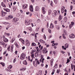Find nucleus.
<instances>
[{"instance_id":"1","label":"nucleus","mask_w":75,"mask_h":75,"mask_svg":"<svg viewBox=\"0 0 75 75\" xmlns=\"http://www.w3.org/2000/svg\"><path fill=\"white\" fill-rule=\"evenodd\" d=\"M18 20V18H13L12 21L14 24L16 25L18 24V23H17V22Z\"/></svg>"},{"instance_id":"2","label":"nucleus","mask_w":75,"mask_h":75,"mask_svg":"<svg viewBox=\"0 0 75 75\" xmlns=\"http://www.w3.org/2000/svg\"><path fill=\"white\" fill-rule=\"evenodd\" d=\"M25 54L24 53H23L22 54L20 57V58L21 59H23L25 58Z\"/></svg>"},{"instance_id":"3","label":"nucleus","mask_w":75,"mask_h":75,"mask_svg":"<svg viewBox=\"0 0 75 75\" xmlns=\"http://www.w3.org/2000/svg\"><path fill=\"white\" fill-rule=\"evenodd\" d=\"M2 13V17H4V16H6V14H7V12H4L3 11H1Z\"/></svg>"},{"instance_id":"4","label":"nucleus","mask_w":75,"mask_h":75,"mask_svg":"<svg viewBox=\"0 0 75 75\" xmlns=\"http://www.w3.org/2000/svg\"><path fill=\"white\" fill-rule=\"evenodd\" d=\"M69 37L70 38H75V35L73 34H71L70 35H69Z\"/></svg>"},{"instance_id":"5","label":"nucleus","mask_w":75,"mask_h":75,"mask_svg":"<svg viewBox=\"0 0 75 75\" xmlns=\"http://www.w3.org/2000/svg\"><path fill=\"white\" fill-rule=\"evenodd\" d=\"M26 46H29L30 45V42H29V41L28 40H26Z\"/></svg>"},{"instance_id":"6","label":"nucleus","mask_w":75,"mask_h":75,"mask_svg":"<svg viewBox=\"0 0 75 75\" xmlns=\"http://www.w3.org/2000/svg\"><path fill=\"white\" fill-rule=\"evenodd\" d=\"M33 64L35 66V67H37V62L34 61L33 62Z\"/></svg>"},{"instance_id":"7","label":"nucleus","mask_w":75,"mask_h":75,"mask_svg":"<svg viewBox=\"0 0 75 75\" xmlns=\"http://www.w3.org/2000/svg\"><path fill=\"white\" fill-rule=\"evenodd\" d=\"M25 24L26 25H30V23L29 22H27V20L25 21Z\"/></svg>"},{"instance_id":"8","label":"nucleus","mask_w":75,"mask_h":75,"mask_svg":"<svg viewBox=\"0 0 75 75\" xmlns=\"http://www.w3.org/2000/svg\"><path fill=\"white\" fill-rule=\"evenodd\" d=\"M30 9L31 11H32V12H33V7L32 6L30 5Z\"/></svg>"},{"instance_id":"9","label":"nucleus","mask_w":75,"mask_h":75,"mask_svg":"<svg viewBox=\"0 0 75 75\" xmlns=\"http://www.w3.org/2000/svg\"><path fill=\"white\" fill-rule=\"evenodd\" d=\"M63 18V17L61 16V15H60L58 18V20L59 21H61V20Z\"/></svg>"},{"instance_id":"10","label":"nucleus","mask_w":75,"mask_h":75,"mask_svg":"<svg viewBox=\"0 0 75 75\" xmlns=\"http://www.w3.org/2000/svg\"><path fill=\"white\" fill-rule=\"evenodd\" d=\"M27 60H28V61H30L31 62L33 61V59H31V60L30 59V56H28V57Z\"/></svg>"},{"instance_id":"11","label":"nucleus","mask_w":75,"mask_h":75,"mask_svg":"<svg viewBox=\"0 0 75 75\" xmlns=\"http://www.w3.org/2000/svg\"><path fill=\"white\" fill-rule=\"evenodd\" d=\"M27 6H28L27 4H23V9H25V8H26Z\"/></svg>"},{"instance_id":"12","label":"nucleus","mask_w":75,"mask_h":75,"mask_svg":"<svg viewBox=\"0 0 75 75\" xmlns=\"http://www.w3.org/2000/svg\"><path fill=\"white\" fill-rule=\"evenodd\" d=\"M45 9V8L44 7H42V13L43 14H44L45 13V11L44 10V9Z\"/></svg>"},{"instance_id":"13","label":"nucleus","mask_w":75,"mask_h":75,"mask_svg":"<svg viewBox=\"0 0 75 75\" xmlns=\"http://www.w3.org/2000/svg\"><path fill=\"white\" fill-rule=\"evenodd\" d=\"M3 40H4V41L5 42H7L8 41V39H7L6 38H3Z\"/></svg>"},{"instance_id":"14","label":"nucleus","mask_w":75,"mask_h":75,"mask_svg":"<svg viewBox=\"0 0 75 75\" xmlns=\"http://www.w3.org/2000/svg\"><path fill=\"white\" fill-rule=\"evenodd\" d=\"M39 9H40V8H39V7H38V6H36L35 9V11H39Z\"/></svg>"},{"instance_id":"15","label":"nucleus","mask_w":75,"mask_h":75,"mask_svg":"<svg viewBox=\"0 0 75 75\" xmlns=\"http://www.w3.org/2000/svg\"><path fill=\"white\" fill-rule=\"evenodd\" d=\"M35 57H38V52H35Z\"/></svg>"},{"instance_id":"16","label":"nucleus","mask_w":75,"mask_h":75,"mask_svg":"<svg viewBox=\"0 0 75 75\" xmlns=\"http://www.w3.org/2000/svg\"><path fill=\"white\" fill-rule=\"evenodd\" d=\"M23 64L24 65H27V61H26V60H25V61L23 62Z\"/></svg>"},{"instance_id":"17","label":"nucleus","mask_w":75,"mask_h":75,"mask_svg":"<svg viewBox=\"0 0 75 75\" xmlns=\"http://www.w3.org/2000/svg\"><path fill=\"white\" fill-rule=\"evenodd\" d=\"M1 5L2 6H3L4 7H6V6H5V5L4 4V6H3V2H2L1 4Z\"/></svg>"},{"instance_id":"18","label":"nucleus","mask_w":75,"mask_h":75,"mask_svg":"<svg viewBox=\"0 0 75 75\" xmlns=\"http://www.w3.org/2000/svg\"><path fill=\"white\" fill-rule=\"evenodd\" d=\"M64 21H65L66 23V21H67V17H65L64 19Z\"/></svg>"},{"instance_id":"19","label":"nucleus","mask_w":75,"mask_h":75,"mask_svg":"<svg viewBox=\"0 0 75 75\" xmlns=\"http://www.w3.org/2000/svg\"><path fill=\"white\" fill-rule=\"evenodd\" d=\"M64 35H65H65H67V32L66 31V30H64Z\"/></svg>"},{"instance_id":"20","label":"nucleus","mask_w":75,"mask_h":75,"mask_svg":"<svg viewBox=\"0 0 75 75\" xmlns=\"http://www.w3.org/2000/svg\"><path fill=\"white\" fill-rule=\"evenodd\" d=\"M50 28H54V25H53V24H52L51 23L50 26Z\"/></svg>"},{"instance_id":"21","label":"nucleus","mask_w":75,"mask_h":75,"mask_svg":"<svg viewBox=\"0 0 75 75\" xmlns=\"http://www.w3.org/2000/svg\"><path fill=\"white\" fill-rule=\"evenodd\" d=\"M69 45L68 44H66L65 45V47L66 48H67L68 47Z\"/></svg>"},{"instance_id":"22","label":"nucleus","mask_w":75,"mask_h":75,"mask_svg":"<svg viewBox=\"0 0 75 75\" xmlns=\"http://www.w3.org/2000/svg\"><path fill=\"white\" fill-rule=\"evenodd\" d=\"M0 64L1 65H2L3 67H4L5 65V64H4V63H3L2 62H1Z\"/></svg>"},{"instance_id":"23","label":"nucleus","mask_w":75,"mask_h":75,"mask_svg":"<svg viewBox=\"0 0 75 75\" xmlns=\"http://www.w3.org/2000/svg\"><path fill=\"white\" fill-rule=\"evenodd\" d=\"M14 44H15L16 46L17 47V48H19V46L18 45V44L17 43H15Z\"/></svg>"},{"instance_id":"24","label":"nucleus","mask_w":75,"mask_h":75,"mask_svg":"<svg viewBox=\"0 0 75 75\" xmlns=\"http://www.w3.org/2000/svg\"><path fill=\"white\" fill-rule=\"evenodd\" d=\"M51 10H49L48 11V15H50V14H51Z\"/></svg>"},{"instance_id":"25","label":"nucleus","mask_w":75,"mask_h":75,"mask_svg":"<svg viewBox=\"0 0 75 75\" xmlns=\"http://www.w3.org/2000/svg\"><path fill=\"white\" fill-rule=\"evenodd\" d=\"M8 17H9V18H10V19L12 18H13V16L11 15H9Z\"/></svg>"},{"instance_id":"26","label":"nucleus","mask_w":75,"mask_h":75,"mask_svg":"<svg viewBox=\"0 0 75 75\" xmlns=\"http://www.w3.org/2000/svg\"><path fill=\"white\" fill-rule=\"evenodd\" d=\"M52 15L53 17H55L56 16V14L53 13L52 14Z\"/></svg>"},{"instance_id":"27","label":"nucleus","mask_w":75,"mask_h":75,"mask_svg":"<svg viewBox=\"0 0 75 75\" xmlns=\"http://www.w3.org/2000/svg\"><path fill=\"white\" fill-rule=\"evenodd\" d=\"M40 41L42 43H44L45 42L44 41L42 40V39H40Z\"/></svg>"},{"instance_id":"28","label":"nucleus","mask_w":75,"mask_h":75,"mask_svg":"<svg viewBox=\"0 0 75 75\" xmlns=\"http://www.w3.org/2000/svg\"><path fill=\"white\" fill-rule=\"evenodd\" d=\"M31 57L32 59L34 58V54L33 53L31 55Z\"/></svg>"},{"instance_id":"29","label":"nucleus","mask_w":75,"mask_h":75,"mask_svg":"<svg viewBox=\"0 0 75 75\" xmlns=\"http://www.w3.org/2000/svg\"><path fill=\"white\" fill-rule=\"evenodd\" d=\"M37 34H38V33H36L35 35V39H37Z\"/></svg>"},{"instance_id":"30","label":"nucleus","mask_w":75,"mask_h":75,"mask_svg":"<svg viewBox=\"0 0 75 75\" xmlns=\"http://www.w3.org/2000/svg\"><path fill=\"white\" fill-rule=\"evenodd\" d=\"M47 50V48L45 47L44 48L43 50H42L43 51H44V52L45 51V50Z\"/></svg>"},{"instance_id":"31","label":"nucleus","mask_w":75,"mask_h":75,"mask_svg":"<svg viewBox=\"0 0 75 75\" xmlns=\"http://www.w3.org/2000/svg\"><path fill=\"white\" fill-rule=\"evenodd\" d=\"M72 26H73V25H72L70 24L69 25V27L70 28H69L70 29H71V28H72Z\"/></svg>"},{"instance_id":"32","label":"nucleus","mask_w":75,"mask_h":75,"mask_svg":"<svg viewBox=\"0 0 75 75\" xmlns=\"http://www.w3.org/2000/svg\"><path fill=\"white\" fill-rule=\"evenodd\" d=\"M5 34L6 35H8V36H9V35H10V33H5Z\"/></svg>"},{"instance_id":"33","label":"nucleus","mask_w":75,"mask_h":75,"mask_svg":"<svg viewBox=\"0 0 75 75\" xmlns=\"http://www.w3.org/2000/svg\"><path fill=\"white\" fill-rule=\"evenodd\" d=\"M53 13H54L56 14L57 13V11L56 10H54L53 11Z\"/></svg>"},{"instance_id":"34","label":"nucleus","mask_w":75,"mask_h":75,"mask_svg":"<svg viewBox=\"0 0 75 75\" xmlns=\"http://www.w3.org/2000/svg\"><path fill=\"white\" fill-rule=\"evenodd\" d=\"M69 62H70V60H69V59H67V62L66 63V64H68V63H69Z\"/></svg>"},{"instance_id":"35","label":"nucleus","mask_w":75,"mask_h":75,"mask_svg":"<svg viewBox=\"0 0 75 75\" xmlns=\"http://www.w3.org/2000/svg\"><path fill=\"white\" fill-rule=\"evenodd\" d=\"M51 3H50V5L51 6H53V5H52V4H53V2H52V1H51Z\"/></svg>"},{"instance_id":"36","label":"nucleus","mask_w":75,"mask_h":75,"mask_svg":"<svg viewBox=\"0 0 75 75\" xmlns=\"http://www.w3.org/2000/svg\"><path fill=\"white\" fill-rule=\"evenodd\" d=\"M58 0H54V3L56 4H57V3H58Z\"/></svg>"},{"instance_id":"37","label":"nucleus","mask_w":75,"mask_h":75,"mask_svg":"<svg viewBox=\"0 0 75 75\" xmlns=\"http://www.w3.org/2000/svg\"><path fill=\"white\" fill-rule=\"evenodd\" d=\"M62 36L63 37V38H64V39H65V38H66V37H65V35H64V34H63Z\"/></svg>"},{"instance_id":"38","label":"nucleus","mask_w":75,"mask_h":75,"mask_svg":"<svg viewBox=\"0 0 75 75\" xmlns=\"http://www.w3.org/2000/svg\"><path fill=\"white\" fill-rule=\"evenodd\" d=\"M32 46H35V45H36V44H35V43H32Z\"/></svg>"},{"instance_id":"39","label":"nucleus","mask_w":75,"mask_h":75,"mask_svg":"<svg viewBox=\"0 0 75 75\" xmlns=\"http://www.w3.org/2000/svg\"><path fill=\"white\" fill-rule=\"evenodd\" d=\"M4 43V42H3L1 41V42H0V44H1V45H3Z\"/></svg>"},{"instance_id":"40","label":"nucleus","mask_w":75,"mask_h":75,"mask_svg":"<svg viewBox=\"0 0 75 75\" xmlns=\"http://www.w3.org/2000/svg\"><path fill=\"white\" fill-rule=\"evenodd\" d=\"M8 26H9L10 27L11 26V23H8Z\"/></svg>"},{"instance_id":"41","label":"nucleus","mask_w":75,"mask_h":75,"mask_svg":"<svg viewBox=\"0 0 75 75\" xmlns=\"http://www.w3.org/2000/svg\"><path fill=\"white\" fill-rule=\"evenodd\" d=\"M61 12L62 13H64V10L61 9Z\"/></svg>"},{"instance_id":"42","label":"nucleus","mask_w":75,"mask_h":75,"mask_svg":"<svg viewBox=\"0 0 75 75\" xmlns=\"http://www.w3.org/2000/svg\"><path fill=\"white\" fill-rule=\"evenodd\" d=\"M70 8H71L70 10H72V8H73V6L71 5L70 6Z\"/></svg>"},{"instance_id":"43","label":"nucleus","mask_w":75,"mask_h":75,"mask_svg":"<svg viewBox=\"0 0 75 75\" xmlns=\"http://www.w3.org/2000/svg\"><path fill=\"white\" fill-rule=\"evenodd\" d=\"M36 62L37 63V64H38V65L40 64V62H39V61L38 60H37Z\"/></svg>"},{"instance_id":"44","label":"nucleus","mask_w":75,"mask_h":75,"mask_svg":"<svg viewBox=\"0 0 75 75\" xmlns=\"http://www.w3.org/2000/svg\"><path fill=\"white\" fill-rule=\"evenodd\" d=\"M10 9H7V11H6L7 12H10Z\"/></svg>"},{"instance_id":"45","label":"nucleus","mask_w":75,"mask_h":75,"mask_svg":"<svg viewBox=\"0 0 75 75\" xmlns=\"http://www.w3.org/2000/svg\"><path fill=\"white\" fill-rule=\"evenodd\" d=\"M48 0V3H51V1H50V0Z\"/></svg>"},{"instance_id":"46","label":"nucleus","mask_w":75,"mask_h":75,"mask_svg":"<svg viewBox=\"0 0 75 75\" xmlns=\"http://www.w3.org/2000/svg\"><path fill=\"white\" fill-rule=\"evenodd\" d=\"M44 57V55H41V59H42Z\"/></svg>"},{"instance_id":"47","label":"nucleus","mask_w":75,"mask_h":75,"mask_svg":"<svg viewBox=\"0 0 75 75\" xmlns=\"http://www.w3.org/2000/svg\"><path fill=\"white\" fill-rule=\"evenodd\" d=\"M33 53H34V50H32L31 51V52H30V54H33Z\"/></svg>"},{"instance_id":"48","label":"nucleus","mask_w":75,"mask_h":75,"mask_svg":"<svg viewBox=\"0 0 75 75\" xmlns=\"http://www.w3.org/2000/svg\"><path fill=\"white\" fill-rule=\"evenodd\" d=\"M6 20H10V18H9V17H6Z\"/></svg>"},{"instance_id":"49","label":"nucleus","mask_w":75,"mask_h":75,"mask_svg":"<svg viewBox=\"0 0 75 75\" xmlns=\"http://www.w3.org/2000/svg\"><path fill=\"white\" fill-rule=\"evenodd\" d=\"M44 58H43L42 61V63H44Z\"/></svg>"},{"instance_id":"50","label":"nucleus","mask_w":75,"mask_h":75,"mask_svg":"<svg viewBox=\"0 0 75 75\" xmlns=\"http://www.w3.org/2000/svg\"><path fill=\"white\" fill-rule=\"evenodd\" d=\"M38 30H39V28H36V31H38Z\"/></svg>"},{"instance_id":"51","label":"nucleus","mask_w":75,"mask_h":75,"mask_svg":"<svg viewBox=\"0 0 75 75\" xmlns=\"http://www.w3.org/2000/svg\"><path fill=\"white\" fill-rule=\"evenodd\" d=\"M7 70L9 72H11V70H10L9 69H8Z\"/></svg>"},{"instance_id":"52","label":"nucleus","mask_w":75,"mask_h":75,"mask_svg":"<svg viewBox=\"0 0 75 75\" xmlns=\"http://www.w3.org/2000/svg\"><path fill=\"white\" fill-rule=\"evenodd\" d=\"M54 23L55 24H57V21H55L54 22Z\"/></svg>"},{"instance_id":"53","label":"nucleus","mask_w":75,"mask_h":75,"mask_svg":"<svg viewBox=\"0 0 75 75\" xmlns=\"http://www.w3.org/2000/svg\"><path fill=\"white\" fill-rule=\"evenodd\" d=\"M25 69L23 68L21 69V71H25Z\"/></svg>"},{"instance_id":"54","label":"nucleus","mask_w":75,"mask_h":75,"mask_svg":"<svg viewBox=\"0 0 75 75\" xmlns=\"http://www.w3.org/2000/svg\"><path fill=\"white\" fill-rule=\"evenodd\" d=\"M48 32L50 33H51V30L50 29H49L48 30Z\"/></svg>"},{"instance_id":"55","label":"nucleus","mask_w":75,"mask_h":75,"mask_svg":"<svg viewBox=\"0 0 75 75\" xmlns=\"http://www.w3.org/2000/svg\"><path fill=\"white\" fill-rule=\"evenodd\" d=\"M72 1H73L74 4H75V0H72Z\"/></svg>"},{"instance_id":"56","label":"nucleus","mask_w":75,"mask_h":75,"mask_svg":"<svg viewBox=\"0 0 75 75\" xmlns=\"http://www.w3.org/2000/svg\"><path fill=\"white\" fill-rule=\"evenodd\" d=\"M62 10H64L65 9V7L64 6H62Z\"/></svg>"},{"instance_id":"57","label":"nucleus","mask_w":75,"mask_h":75,"mask_svg":"<svg viewBox=\"0 0 75 75\" xmlns=\"http://www.w3.org/2000/svg\"><path fill=\"white\" fill-rule=\"evenodd\" d=\"M61 52L63 54L65 53V52H64L63 51H61Z\"/></svg>"},{"instance_id":"58","label":"nucleus","mask_w":75,"mask_h":75,"mask_svg":"<svg viewBox=\"0 0 75 75\" xmlns=\"http://www.w3.org/2000/svg\"><path fill=\"white\" fill-rule=\"evenodd\" d=\"M54 45H58V43H53Z\"/></svg>"},{"instance_id":"59","label":"nucleus","mask_w":75,"mask_h":75,"mask_svg":"<svg viewBox=\"0 0 75 75\" xmlns=\"http://www.w3.org/2000/svg\"><path fill=\"white\" fill-rule=\"evenodd\" d=\"M9 68H10V69H11L12 66H11V65H10L9 67Z\"/></svg>"},{"instance_id":"60","label":"nucleus","mask_w":75,"mask_h":75,"mask_svg":"<svg viewBox=\"0 0 75 75\" xmlns=\"http://www.w3.org/2000/svg\"><path fill=\"white\" fill-rule=\"evenodd\" d=\"M53 54H54V55H55V54H56V52H55L53 51Z\"/></svg>"},{"instance_id":"61","label":"nucleus","mask_w":75,"mask_h":75,"mask_svg":"<svg viewBox=\"0 0 75 75\" xmlns=\"http://www.w3.org/2000/svg\"><path fill=\"white\" fill-rule=\"evenodd\" d=\"M71 25H74V22H71Z\"/></svg>"},{"instance_id":"62","label":"nucleus","mask_w":75,"mask_h":75,"mask_svg":"<svg viewBox=\"0 0 75 75\" xmlns=\"http://www.w3.org/2000/svg\"><path fill=\"white\" fill-rule=\"evenodd\" d=\"M6 45H7L6 44V43L4 42L3 45H4V46H6Z\"/></svg>"},{"instance_id":"63","label":"nucleus","mask_w":75,"mask_h":75,"mask_svg":"<svg viewBox=\"0 0 75 75\" xmlns=\"http://www.w3.org/2000/svg\"><path fill=\"white\" fill-rule=\"evenodd\" d=\"M73 68L74 69V71H75V66L74 65L73 66Z\"/></svg>"},{"instance_id":"64","label":"nucleus","mask_w":75,"mask_h":75,"mask_svg":"<svg viewBox=\"0 0 75 75\" xmlns=\"http://www.w3.org/2000/svg\"><path fill=\"white\" fill-rule=\"evenodd\" d=\"M8 22H4V24H8Z\"/></svg>"}]
</instances>
